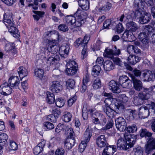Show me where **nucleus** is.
<instances>
[{
	"label": "nucleus",
	"instance_id": "774afa93",
	"mask_svg": "<svg viewBox=\"0 0 155 155\" xmlns=\"http://www.w3.org/2000/svg\"><path fill=\"white\" fill-rule=\"evenodd\" d=\"M143 150L140 147H138L135 149L134 155H143Z\"/></svg>",
	"mask_w": 155,
	"mask_h": 155
},
{
	"label": "nucleus",
	"instance_id": "338daca9",
	"mask_svg": "<svg viewBox=\"0 0 155 155\" xmlns=\"http://www.w3.org/2000/svg\"><path fill=\"white\" fill-rule=\"evenodd\" d=\"M77 97L76 96H73L68 101V103L69 106H71L73 103L76 101Z\"/></svg>",
	"mask_w": 155,
	"mask_h": 155
},
{
	"label": "nucleus",
	"instance_id": "ddd939ff",
	"mask_svg": "<svg viewBox=\"0 0 155 155\" xmlns=\"http://www.w3.org/2000/svg\"><path fill=\"white\" fill-rule=\"evenodd\" d=\"M109 88L114 93H119L121 91L119 85L115 81L112 80L109 83Z\"/></svg>",
	"mask_w": 155,
	"mask_h": 155
},
{
	"label": "nucleus",
	"instance_id": "bb28decb",
	"mask_svg": "<svg viewBox=\"0 0 155 155\" xmlns=\"http://www.w3.org/2000/svg\"><path fill=\"white\" fill-rule=\"evenodd\" d=\"M75 22H74L73 25L76 26V27L74 28H71V30L73 31H74L77 30V27H79L83 24L85 21V20L82 19L80 18L75 17Z\"/></svg>",
	"mask_w": 155,
	"mask_h": 155
},
{
	"label": "nucleus",
	"instance_id": "69168bd1",
	"mask_svg": "<svg viewBox=\"0 0 155 155\" xmlns=\"http://www.w3.org/2000/svg\"><path fill=\"white\" fill-rule=\"evenodd\" d=\"M114 123L112 120H110L107 124L106 125V126L103 127L101 129V130H105L108 129L112 127Z\"/></svg>",
	"mask_w": 155,
	"mask_h": 155
},
{
	"label": "nucleus",
	"instance_id": "a878e982",
	"mask_svg": "<svg viewBox=\"0 0 155 155\" xmlns=\"http://www.w3.org/2000/svg\"><path fill=\"white\" fill-rule=\"evenodd\" d=\"M140 57L134 55H130L128 57L127 63L130 65H134L139 61Z\"/></svg>",
	"mask_w": 155,
	"mask_h": 155
},
{
	"label": "nucleus",
	"instance_id": "f704fd0d",
	"mask_svg": "<svg viewBox=\"0 0 155 155\" xmlns=\"http://www.w3.org/2000/svg\"><path fill=\"white\" fill-rule=\"evenodd\" d=\"M116 26L114 21H111V19L106 20L103 23V27L105 28H109L110 27L112 28Z\"/></svg>",
	"mask_w": 155,
	"mask_h": 155
},
{
	"label": "nucleus",
	"instance_id": "9b49d317",
	"mask_svg": "<svg viewBox=\"0 0 155 155\" xmlns=\"http://www.w3.org/2000/svg\"><path fill=\"white\" fill-rule=\"evenodd\" d=\"M103 151L102 155H113L117 151L115 145H106Z\"/></svg>",
	"mask_w": 155,
	"mask_h": 155
},
{
	"label": "nucleus",
	"instance_id": "e433bc0d",
	"mask_svg": "<svg viewBox=\"0 0 155 155\" xmlns=\"http://www.w3.org/2000/svg\"><path fill=\"white\" fill-rule=\"evenodd\" d=\"M47 95L46 100L47 102L50 104H53L55 100L54 94L49 92H47Z\"/></svg>",
	"mask_w": 155,
	"mask_h": 155
},
{
	"label": "nucleus",
	"instance_id": "4468645a",
	"mask_svg": "<svg viewBox=\"0 0 155 155\" xmlns=\"http://www.w3.org/2000/svg\"><path fill=\"white\" fill-rule=\"evenodd\" d=\"M59 60L60 57L58 54H50L49 56L46 59V62L50 65H54Z\"/></svg>",
	"mask_w": 155,
	"mask_h": 155
},
{
	"label": "nucleus",
	"instance_id": "5701e85b",
	"mask_svg": "<svg viewBox=\"0 0 155 155\" xmlns=\"http://www.w3.org/2000/svg\"><path fill=\"white\" fill-rule=\"evenodd\" d=\"M126 26L127 30L134 32L138 29V27L137 24L133 21L127 22L126 24Z\"/></svg>",
	"mask_w": 155,
	"mask_h": 155
},
{
	"label": "nucleus",
	"instance_id": "bf43d9fd",
	"mask_svg": "<svg viewBox=\"0 0 155 155\" xmlns=\"http://www.w3.org/2000/svg\"><path fill=\"white\" fill-rule=\"evenodd\" d=\"M115 106L116 107V110H117V109L121 110L124 109V105L120 102H115L114 103Z\"/></svg>",
	"mask_w": 155,
	"mask_h": 155
},
{
	"label": "nucleus",
	"instance_id": "c03bdc74",
	"mask_svg": "<svg viewBox=\"0 0 155 155\" xmlns=\"http://www.w3.org/2000/svg\"><path fill=\"white\" fill-rule=\"evenodd\" d=\"M99 112H95L91 114V121L94 124H98Z\"/></svg>",
	"mask_w": 155,
	"mask_h": 155
},
{
	"label": "nucleus",
	"instance_id": "2eb2a0df",
	"mask_svg": "<svg viewBox=\"0 0 155 155\" xmlns=\"http://www.w3.org/2000/svg\"><path fill=\"white\" fill-rule=\"evenodd\" d=\"M111 7L112 4L109 2H107L100 7H96L95 10L99 12L104 13L108 11Z\"/></svg>",
	"mask_w": 155,
	"mask_h": 155
},
{
	"label": "nucleus",
	"instance_id": "f257e3e1",
	"mask_svg": "<svg viewBox=\"0 0 155 155\" xmlns=\"http://www.w3.org/2000/svg\"><path fill=\"white\" fill-rule=\"evenodd\" d=\"M125 139L120 137L117 140V146L120 150H127L132 147L136 141V138L134 135L126 134L124 135Z\"/></svg>",
	"mask_w": 155,
	"mask_h": 155
},
{
	"label": "nucleus",
	"instance_id": "c9c22d12",
	"mask_svg": "<svg viewBox=\"0 0 155 155\" xmlns=\"http://www.w3.org/2000/svg\"><path fill=\"white\" fill-rule=\"evenodd\" d=\"M18 72L21 78H23L28 75L27 70L23 66L20 67L18 69Z\"/></svg>",
	"mask_w": 155,
	"mask_h": 155
},
{
	"label": "nucleus",
	"instance_id": "f3484780",
	"mask_svg": "<svg viewBox=\"0 0 155 155\" xmlns=\"http://www.w3.org/2000/svg\"><path fill=\"white\" fill-rule=\"evenodd\" d=\"M149 110L148 108L145 106H142L139 109V116L140 118H145L149 115Z\"/></svg>",
	"mask_w": 155,
	"mask_h": 155
},
{
	"label": "nucleus",
	"instance_id": "6e6d98bb",
	"mask_svg": "<svg viewBox=\"0 0 155 155\" xmlns=\"http://www.w3.org/2000/svg\"><path fill=\"white\" fill-rule=\"evenodd\" d=\"M119 100L121 103H126L128 101V98L124 94H122L119 95Z\"/></svg>",
	"mask_w": 155,
	"mask_h": 155
},
{
	"label": "nucleus",
	"instance_id": "393cba45",
	"mask_svg": "<svg viewBox=\"0 0 155 155\" xmlns=\"http://www.w3.org/2000/svg\"><path fill=\"white\" fill-rule=\"evenodd\" d=\"M8 83L10 84L11 86L17 88L19 83V80L18 77L16 76H12L9 79Z\"/></svg>",
	"mask_w": 155,
	"mask_h": 155
},
{
	"label": "nucleus",
	"instance_id": "20e7f679",
	"mask_svg": "<svg viewBox=\"0 0 155 155\" xmlns=\"http://www.w3.org/2000/svg\"><path fill=\"white\" fill-rule=\"evenodd\" d=\"M143 2L148 6H152L153 5V0H134V6L136 11H140V9L143 8Z\"/></svg>",
	"mask_w": 155,
	"mask_h": 155
},
{
	"label": "nucleus",
	"instance_id": "2f4dec72",
	"mask_svg": "<svg viewBox=\"0 0 155 155\" xmlns=\"http://www.w3.org/2000/svg\"><path fill=\"white\" fill-rule=\"evenodd\" d=\"M104 70L106 71H109L114 68L113 62L108 60L106 61L103 64Z\"/></svg>",
	"mask_w": 155,
	"mask_h": 155
},
{
	"label": "nucleus",
	"instance_id": "a19ab883",
	"mask_svg": "<svg viewBox=\"0 0 155 155\" xmlns=\"http://www.w3.org/2000/svg\"><path fill=\"white\" fill-rule=\"evenodd\" d=\"M98 118V124L102 126L105 125L107 122L105 117L102 114L99 113Z\"/></svg>",
	"mask_w": 155,
	"mask_h": 155
},
{
	"label": "nucleus",
	"instance_id": "6e6552de",
	"mask_svg": "<svg viewBox=\"0 0 155 155\" xmlns=\"http://www.w3.org/2000/svg\"><path fill=\"white\" fill-rule=\"evenodd\" d=\"M96 143L97 147L100 148L104 147L109 144L104 135H101L96 138Z\"/></svg>",
	"mask_w": 155,
	"mask_h": 155
},
{
	"label": "nucleus",
	"instance_id": "052dcab7",
	"mask_svg": "<svg viewBox=\"0 0 155 155\" xmlns=\"http://www.w3.org/2000/svg\"><path fill=\"white\" fill-rule=\"evenodd\" d=\"M119 83L121 84L129 80V78L126 75H123L119 77Z\"/></svg>",
	"mask_w": 155,
	"mask_h": 155
},
{
	"label": "nucleus",
	"instance_id": "473e14b6",
	"mask_svg": "<svg viewBox=\"0 0 155 155\" xmlns=\"http://www.w3.org/2000/svg\"><path fill=\"white\" fill-rule=\"evenodd\" d=\"M150 15L149 13H145L142 14L140 17V23L141 24H145L150 20Z\"/></svg>",
	"mask_w": 155,
	"mask_h": 155
},
{
	"label": "nucleus",
	"instance_id": "09e8293b",
	"mask_svg": "<svg viewBox=\"0 0 155 155\" xmlns=\"http://www.w3.org/2000/svg\"><path fill=\"white\" fill-rule=\"evenodd\" d=\"M44 74V71L41 69L36 68L35 70V75L36 77L40 79L43 78Z\"/></svg>",
	"mask_w": 155,
	"mask_h": 155
},
{
	"label": "nucleus",
	"instance_id": "7c9ffc66",
	"mask_svg": "<svg viewBox=\"0 0 155 155\" xmlns=\"http://www.w3.org/2000/svg\"><path fill=\"white\" fill-rule=\"evenodd\" d=\"M9 31L13 35L14 37L18 38L19 37V32L18 31V29L14 26V25L11 26L8 28Z\"/></svg>",
	"mask_w": 155,
	"mask_h": 155
},
{
	"label": "nucleus",
	"instance_id": "c85d7f7f",
	"mask_svg": "<svg viewBox=\"0 0 155 155\" xmlns=\"http://www.w3.org/2000/svg\"><path fill=\"white\" fill-rule=\"evenodd\" d=\"M78 4L82 9L84 10H87L90 6V3L88 0H78Z\"/></svg>",
	"mask_w": 155,
	"mask_h": 155
},
{
	"label": "nucleus",
	"instance_id": "1a4fd4ad",
	"mask_svg": "<svg viewBox=\"0 0 155 155\" xmlns=\"http://www.w3.org/2000/svg\"><path fill=\"white\" fill-rule=\"evenodd\" d=\"M69 49V46L66 44L63 45L59 47V52L62 58L64 59L67 57Z\"/></svg>",
	"mask_w": 155,
	"mask_h": 155
},
{
	"label": "nucleus",
	"instance_id": "0e129e2a",
	"mask_svg": "<svg viewBox=\"0 0 155 155\" xmlns=\"http://www.w3.org/2000/svg\"><path fill=\"white\" fill-rule=\"evenodd\" d=\"M44 126L49 130H51L54 128V125L53 124L49 122H46L44 124Z\"/></svg>",
	"mask_w": 155,
	"mask_h": 155
},
{
	"label": "nucleus",
	"instance_id": "423d86ee",
	"mask_svg": "<svg viewBox=\"0 0 155 155\" xmlns=\"http://www.w3.org/2000/svg\"><path fill=\"white\" fill-rule=\"evenodd\" d=\"M114 49L112 50L108 48H106L104 53V55L105 57L112 58L114 55H117L120 53L119 49H117L116 46H114Z\"/></svg>",
	"mask_w": 155,
	"mask_h": 155
},
{
	"label": "nucleus",
	"instance_id": "6ab92c4d",
	"mask_svg": "<svg viewBox=\"0 0 155 155\" xmlns=\"http://www.w3.org/2000/svg\"><path fill=\"white\" fill-rule=\"evenodd\" d=\"M142 32L138 35V37L141 41L144 44L147 45L149 42V35L148 32Z\"/></svg>",
	"mask_w": 155,
	"mask_h": 155
},
{
	"label": "nucleus",
	"instance_id": "cd10ccee",
	"mask_svg": "<svg viewBox=\"0 0 155 155\" xmlns=\"http://www.w3.org/2000/svg\"><path fill=\"white\" fill-rule=\"evenodd\" d=\"M59 46L56 44L54 45L52 43L50 44L48 47V50L50 52L51 54H57V53L59 50Z\"/></svg>",
	"mask_w": 155,
	"mask_h": 155
},
{
	"label": "nucleus",
	"instance_id": "4d7b16f0",
	"mask_svg": "<svg viewBox=\"0 0 155 155\" xmlns=\"http://www.w3.org/2000/svg\"><path fill=\"white\" fill-rule=\"evenodd\" d=\"M127 131L129 133H134L137 130V127L135 125H133L131 126H129L127 127Z\"/></svg>",
	"mask_w": 155,
	"mask_h": 155
},
{
	"label": "nucleus",
	"instance_id": "13d9d810",
	"mask_svg": "<svg viewBox=\"0 0 155 155\" xmlns=\"http://www.w3.org/2000/svg\"><path fill=\"white\" fill-rule=\"evenodd\" d=\"M55 104L57 107H61L64 106V102L63 99L58 98L56 100Z\"/></svg>",
	"mask_w": 155,
	"mask_h": 155
},
{
	"label": "nucleus",
	"instance_id": "412c9836",
	"mask_svg": "<svg viewBox=\"0 0 155 155\" xmlns=\"http://www.w3.org/2000/svg\"><path fill=\"white\" fill-rule=\"evenodd\" d=\"M4 23L7 28L11 26L14 25L13 19L12 20V17L9 14H5L4 15Z\"/></svg>",
	"mask_w": 155,
	"mask_h": 155
},
{
	"label": "nucleus",
	"instance_id": "f03ea898",
	"mask_svg": "<svg viewBox=\"0 0 155 155\" xmlns=\"http://www.w3.org/2000/svg\"><path fill=\"white\" fill-rule=\"evenodd\" d=\"M151 133L147 132L145 129H142L140 130V135L141 137H148L147 145L146 149V152L148 154L153 150L155 149V139L151 137Z\"/></svg>",
	"mask_w": 155,
	"mask_h": 155
},
{
	"label": "nucleus",
	"instance_id": "de8ad7c7",
	"mask_svg": "<svg viewBox=\"0 0 155 155\" xmlns=\"http://www.w3.org/2000/svg\"><path fill=\"white\" fill-rule=\"evenodd\" d=\"M101 85V81L99 78H97L94 79L92 84L94 89H97L99 88Z\"/></svg>",
	"mask_w": 155,
	"mask_h": 155
},
{
	"label": "nucleus",
	"instance_id": "603ef678",
	"mask_svg": "<svg viewBox=\"0 0 155 155\" xmlns=\"http://www.w3.org/2000/svg\"><path fill=\"white\" fill-rule=\"evenodd\" d=\"M139 96L144 101L145 100H148L151 96V95L149 93H140L139 94Z\"/></svg>",
	"mask_w": 155,
	"mask_h": 155
},
{
	"label": "nucleus",
	"instance_id": "864d4df0",
	"mask_svg": "<svg viewBox=\"0 0 155 155\" xmlns=\"http://www.w3.org/2000/svg\"><path fill=\"white\" fill-rule=\"evenodd\" d=\"M88 142H86L84 141V140H82L81 143H80L79 146V151L81 153L82 152L84 151L85 149L87 143Z\"/></svg>",
	"mask_w": 155,
	"mask_h": 155
},
{
	"label": "nucleus",
	"instance_id": "7ed1b4c3",
	"mask_svg": "<svg viewBox=\"0 0 155 155\" xmlns=\"http://www.w3.org/2000/svg\"><path fill=\"white\" fill-rule=\"evenodd\" d=\"M66 72L68 75H72L76 74L78 68L77 63L74 61H70L66 64Z\"/></svg>",
	"mask_w": 155,
	"mask_h": 155
},
{
	"label": "nucleus",
	"instance_id": "e2e57ef3",
	"mask_svg": "<svg viewBox=\"0 0 155 155\" xmlns=\"http://www.w3.org/2000/svg\"><path fill=\"white\" fill-rule=\"evenodd\" d=\"M52 114L56 117V118H58L61 115V112L60 110L58 109V108H56L54 109L52 108Z\"/></svg>",
	"mask_w": 155,
	"mask_h": 155
},
{
	"label": "nucleus",
	"instance_id": "0eeeda50",
	"mask_svg": "<svg viewBox=\"0 0 155 155\" xmlns=\"http://www.w3.org/2000/svg\"><path fill=\"white\" fill-rule=\"evenodd\" d=\"M12 91V88L7 82L3 84L0 86V93L4 96L10 94Z\"/></svg>",
	"mask_w": 155,
	"mask_h": 155
},
{
	"label": "nucleus",
	"instance_id": "a18cd8bd",
	"mask_svg": "<svg viewBox=\"0 0 155 155\" xmlns=\"http://www.w3.org/2000/svg\"><path fill=\"white\" fill-rule=\"evenodd\" d=\"M7 146L9 150H15L18 148V145L17 143L13 140H10L8 143Z\"/></svg>",
	"mask_w": 155,
	"mask_h": 155
},
{
	"label": "nucleus",
	"instance_id": "f8f14e48",
	"mask_svg": "<svg viewBox=\"0 0 155 155\" xmlns=\"http://www.w3.org/2000/svg\"><path fill=\"white\" fill-rule=\"evenodd\" d=\"M130 77L134 89L137 91H140L143 88V84L141 81L133 75H131Z\"/></svg>",
	"mask_w": 155,
	"mask_h": 155
},
{
	"label": "nucleus",
	"instance_id": "39448f33",
	"mask_svg": "<svg viewBox=\"0 0 155 155\" xmlns=\"http://www.w3.org/2000/svg\"><path fill=\"white\" fill-rule=\"evenodd\" d=\"M115 124L117 129L120 131H124L127 128V124L125 120L122 117H120L115 120Z\"/></svg>",
	"mask_w": 155,
	"mask_h": 155
},
{
	"label": "nucleus",
	"instance_id": "37998d69",
	"mask_svg": "<svg viewBox=\"0 0 155 155\" xmlns=\"http://www.w3.org/2000/svg\"><path fill=\"white\" fill-rule=\"evenodd\" d=\"M33 12L36 15H33V16L34 19L38 21L40 17H42L43 15H44L45 12L40 11H33Z\"/></svg>",
	"mask_w": 155,
	"mask_h": 155
},
{
	"label": "nucleus",
	"instance_id": "58836bf2",
	"mask_svg": "<svg viewBox=\"0 0 155 155\" xmlns=\"http://www.w3.org/2000/svg\"><path fill=\"white\" fill-rule=\"evenodd\" d=\"M64 20L68 25H73L74 22L75 21V17L68 15L65 17Z\"/></svg>",
	"mask_w": 155,
	"mask_h": 155
},
{
	"label": "nucleus",
	"instance_id": "49530a36",
	"mask_svg": "<svg viewBox=\"0 0 155 155\" xmlns=\"http://www.w3.org/2000/svg\"><path fill=\"white\" fill-rule=\"evenodd\" d=\"M134 103L136 106L140 105L143 104L144 101L140 97L139 95L135 97L134 98Z\"/></svg>",
	"mask_w": 155,
	"mask_h": 155
},
{
	"label": "nucleus",
	"instance_id": "72a5a7b5",
	"mask_svg": "<svg viewBox=\"0 0 155 155\" xmlns=\"http://www.w3.org/2000/svg\"><path fill=\"white\" fill-rule=\"evenodd\" d=\"M92 135V131L88 127L84 133L83 140H84L85 142H88Z\"/></svg>",
	"mask_w": 155,
	"mask_h": 155
},
{
	"label": "nucleus",
	"instance_id": "aec40b11",
	"mask_svg": "<svg viewBox=\"0 0 155 155\" xmlns=\"http://www.w3.org/2000/svg\"><path fill=\"white\" fill-rule=\"evenodd\" d=\"M104 111L106 115L110 118H113L114 117L115 113L118 114V110H114L110 106L105 107L104 108Z\"/></svg>",
	"mask_w": 155,
	"mask_h": 155
},
{
	"label": "nucleus",
	"instance_id": "dca6fc26",
	"mask_svg": "<svg viewBox=\"0 0 155 155\" xmlns=\"http://www.w3.org/2000/svg\"><path fill=\"white\" fill-rule=\"evenodd\" d=\"M144 31L148 32V35L151 36V42L152 43L155 45V33L153 28L150 25H147L144 27Z\"/></svg>",
	"mask_w": 155,
	"mask_h": 155
},
{
	"label": "nucleus",
	"instance_id": "8fccbe9b",
	"mask_svg": "<svg viewBox=\"0 0 155 155\" xmlns=\"http://www.w3.org/2000/svg\"><path fill=\"white\" fill-rule=\"evenodd\" d=\"M116 101H117L116 98H113L112 97H107L105 99L104 101V102L106 105V107H108L110 106L112 102L114 103Z\"/></svg>",
	"mask_w": 155,
	"mask_h": 155
},
{
	"label": "nucleus",
	"instance_id": "9d476101",
	"mask_svg": "<svg viewBox=\"0 0 155 155\" xmlns=\"http://www.w3.org/2000/svg\"><path fill=\"white\" fill-rule=\"evenodd\" d=\"M121 38L124 41H132L135 39V38L132 31L127 29L125 30Z\"/></svg>",
	"mask_w": 155,
	"mask_h": 155
},
{
	"label": "nucleus",
	"instance_id": "680f3d73",
	"mask_svg": "<svg viewBox=\"0 0 155 155\" xmlns=\"http://www.w3.org/2000/svg\"><path fill=\"white\" fill-rule=\"evenodd\" d=\"M58 29L60 31L63 32H66L68 30V28L67 25L65 24H61L58 27Z\"/></svg>",
	"mask_w": 155,
	"mask_h": 155
},
{
	"label": "nucleus",
	"instance_id": "79ce46f5",
	"mask_svg": "<svg viewBox=\"0 0 155 155\" xmlns=\"http://www.w3.org/2000/svg\"><path fill=\"white\" fill-rule=\"evenodd\" d=\"M8 137L5 134H0V146L4 145L7 142Z\"/></svg>",
	"mask_w": 155,
	"mask_h": 155
},
{
	"label": "nucleus",
	"instance_id": "5fc2aeb1",
	"mask_svg": "<svg viewBox=\"0 0 155 155\" xmlns=\"http://www.w3.org/2000/svg\"><path fill=\"white\" fill-rule=\"evenodd\" d=\"M66 84L68 87L72 89L75 86V83L73 80L69 79L66 81Z\"/></svg>",
	"mask_w": 155,
	"mask_h": 155
},
{
	"label": "nucleus",
	"instance_id": "4be33fe9",
	"mask_svg": "<svg viewBox=\"0 0 155 155\" xmlns=\"http://www.w3.org/2000/svg\"><path fill=\"white\" fill-rule=\"evenodd\" d=\"M75 140L74 137L67 138L64 141V146L67 149H71L74 145Z\"/></svg>",
	"mask_w": 155,
	"mask_h": 155
},
{
	"label": "nucleus",
	"instance_id": "b1692460",
	"mask_svg": "<svg viewBox=\"0 0 155 155\" xmlns=\"http://www.w3.org/2000/svg\"><path fill=\"white\" fill-rule=\"evenodd\" d=\"M143 77L145 80L149 81H153L155 79L154 74L150 71H147V72H144L142 74Z\"/></svg>",
	"mask_w": 155,
	"mask_h": 155
},
{
	"label": "nucleus",
	"instance_id": "c756f323",
	"mask_svg": "<svg viewBox=\"0 0 155 155\" xmlns=\"http://www.w3.org/2000/svg\"><path fill=\"white\" fill-rule=\"evenodd\" d=\"M74 15L75 17L86 20L87 14L83 10L80 9H78L76 12L74 13Z\"/></svg>",
	"mask_w": 155,
	"mask_h": 155
},
{
	"label": "nucleus",
	"instance_id": "ea45409f",
	"mask_svg": "<svg viewBox=\"0 0 155 155\" xmlns=\"http://www.w3.org/2000/svg\"><path fill=\"white\" fill-rule=\"evenodd\" d=\"M64 130H65V134L68 136L67 138H74V133L72 128H69L67 127Z\"/></svg>",
	"mask_w": 155,
	"mask_h": 155
},
{
	"label": "nucleus",
	"instance_id": "4c0bfd02",
	"mask_svg": "<svg viewBox=\"0 0 155 155\" xmlns=\"http://www.w3.org/2000/svg\"><path fill=\"white\" fill-rule=\"evenodd\" d=\"M101 68L100 66L95 65L94 66L92 70V74L94 77L97 76L100 73Z\"/></svg>",
	"mask_w": 155,
	"mask_h": 155
},
{
	"label": "nucleus",
	"instance_id": "a211bd4d",
	"mask_svg": "<svg viewBox=\"0 0 155 155\" xmlns=\"http://www.w3.org/2000/svg\"><path fill=\"white\" fill-rule=\"evenodd\" d=\"M50 88L53 92L58 93L62 89V86L59 82L57 81L52 82Z\"/></svg>",
	"mask_w": 155,
	"mask_h": 155
},
{
	"label": "nucleus",
	"instance_id": "3c124183",
	"mask_svg": "<svg viewBox=\"0 0 155 155\" xmlns=\"http://www.w3.org/2000/svg\"><path fill=\"white\" fill-rule=\"evenodd\" d=\"M71 114L68 112H65L62 117L63 120L66 122H68L71 120Z\"/></svg>",
	"mask_w": 155,
	"mask_h": 155
}]
</instances>
